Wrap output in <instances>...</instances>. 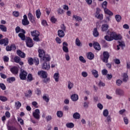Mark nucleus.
Returning a JSON list of instances; mask_svg holds the SVG:
<instances>
[{
  "instance_id": "1",
  "label": "nucleus",
  "mask_w": 130,
  "mask_h": 130,
  "mask_svg": "<svg viewBox=\"0 0 130 130\" xmlns=\"http://www.w3.org/2000/svg\"><path fill=\"white\" fill-rule=\"evenodd\" d=\"M50 60V56H49V55H46L45 56L42 60V61L44 62L42 65V69L43 70L48 71L50 69V64L49 62Z\"/></svg>"
},
{
  "instance_id": "2",
  "label": "nucleus",
  "mask_w": 130,
  "mask_h": 130,
  "mask_svg": "<svg viewBox=\"0 0 130 130\" xmlns=\"http://www.w3.org/2000/svg\"><path fill=\"white\" fill-rule=\"evenodd\" d=\"M30 34L31 36H32L33 40H34V41H37V42L40 41L39 35H40V34L39 33V31L38 30H34L30 32Z\"/></svg>"
},
{
  "instance_id": "3",
  "label": "nucleus",
  "mask_w": 130,
  "mask_h": 130,
  "mask_svg": "<svg viewBox=\"0 0 130 130\" xmlns=\"http://www.w3.org/2000/svg\"><path fill=\"white\" fill-rule=\"evenodd\" d=\"M109 56V53L107 51H104L103 53V57L102 58V60H103V62H108Z\"/></svg>"
},
{
  "instance_id": "4",
  "label": "nucleus",
  "mask_w": 130,
  "mask_h": 130,
  "mask_svg": "<svg viewBox=\"0 0 130 130\" xmlns=\"http://www.w3.org/2000/svg\"><path fill=\"white\" fill-rule=\"evenodd\" d=\"M110 36L111 38H113V40H119L120 39H121V36H120V35H116V33L114 31L111 32L110 34Z\"/></svg>"
},
{
  "instance_id": "5",
  "label": "nucleus",
  "mask_w": 130,
  "mask_h": 130,
  "mask_svg": "<svg viewBox=\"0 0 130 130\" xmlns=\"http://www.w3.org/2000/svg\"><path fill=\"white\" fill-rule=\"evenodd\" d=\"M28 73L25 70L21 69L19 75L20 80H26Z\"/></svg>"
},
{
  "instance_id": "6",
  "label": "nucleus",
  "mask_w": 130,
  "mask_h": 130,
  "mask_svg": "<svg viewBox=\"0 0 130 130\" xmlns=\"http://www.w3.org/2000/svg\"><path fill=\"white\" fill-rule=\"evenodd\" d=\"M34 117L36 118V119H40V111L39 109H37L35 111L32 113Z\"/></svg>"
},
{
  "instance_id": "7",
  "label": "nucleus",
  "mask_w": 130,
  "mask_h": 130,
  "mask_svg": "<svg viewBox=\"0 0 130 130\" xmlns=\"http://www.w3.org/2000/svg\"><path fill=\"white\" fill-rule=\"evenodd\" d=\"M38 76H40L41 78H43V79H45L47 78V72L44 71H40L38 73Z\"/></svg>"
},
{
  "instance_id": "8",
  "label": "nucleus",
  "mask_w": 130,
  "mask_h": 130,
  "mask_svg": "<svg viewBox=\"0 0 130 130\" xmlns=\"http://www.w3.org/2000/svg\"><path fill=\"white\" fill-rule=\"evenodd\" d=\"M39 52V56L40 57L42 60H43V58L46 56V55H45V52H44V50L39 49L38 50Z\"/></svg>"
},
{
  "instance_id": "9",
  "label": "nucleus",
  "mask_w": 130,
  "mask_h": 130,
  "mask_svg": "<svg viewBox=\"0 0 130 130\" xmlns=\"http://www.w3.org/2000/svg\"><path fill=\"white\" fill-rule=\"evenodd\" d=\"M100 9L99 8L96 9V11L95 13V17L99 20H103V15L100 14Z\"/></svg>"
},
{
  "instance_id": "10",
  "label": "nucleus",
  "mask_w": 130,
  "mask_h": 130,
  "mask_svg": "<svg viewBox=\"0 0 130 130\" xmlns=\"http://www.w3.org/2000/svg\"><path fill=\"white\" fill-rule=\"evenodd\" d=\"M22 25L24 26H26L27 25H29V22L28 20V17H27V15H24L23 16V19L22 20Z\"/></svg>"
},
{
  "instance_id": "11",
  "label": "nucleus",
  "mask_w": 130,
  "mask_h": 130,
  "mask_svg": "<svg viewBox=\"0 0 130 130\" xmlns=\"http://www.w3.org/2000/svg\"><path fill=\"white\" fill-rule=\"evenodd\" d=\"M26 44L27 47H33V40L30 38H28L26 41Z\"/></svg>"
},
{
  "instance_id": "12",
  "label": "nucleus",
  "mask_w": 130,
  "mask_h": 130,
  "mask_svg": "<svg viewBox=\"0 0 130 130\" xmlns=\"http://www.w3.org/2000/svg\"><path fill=\"white\" fill-rule=\"evenodd\" d=\"M115 93L116 95L119 96H124V91L120 88H117L115 90Z\"/></svg>"
},
{
  "instance_id": "13",
  "label": "nucleus",
  "mask_w": 130,
  "mask_h": 130,
  "mask_svg": "<svg viewBox=\"0 0 130 130\" xmlns=\"http://www.w3.org/2000/svg\"><path fill=\"white\" fill-rule=\"evenodd\" d=\"M0 44L1 45H3V44H4L5 46H6V45H8L9 44V39L8 38H5L1 40Z\"/></svg>"
},
{
  "instance_id": "14",
  "label": "nucleus",
  "mask_w": 130,
  "mask_h": 130,
  "mask_svg": "<svg viewBox=\"0 0 130 130\" xmlns=\"http://www.w3.org/2000/svg\"><path fill=\"white\" fill-rule=\"evenodd\" d=\"M10 71L14 75H17L19 73V69L17 67H14L10 69Z\"/></svg>"
},
{
  "instance_id": "15",
  "label": "nucleus",
  "mask_w": 130,
  "mask_h": 130,
  "mask_svg": "<svg viewBox=\"0 0 130 130\" xmlns=\"http://www.w3.org/2000/svg\"><path fill=\"white\" fill-rule=\"evenodd\" d=\"M17 53L19 56L21 57V58H25L26 55L25 54V53L21 51L20 50H18L17 51Z\"/></svg>"
},
{
  "instance_id": "16",
  "label": "nucleus",
  "mask_w": 130,
  "mask_h": 130,
  "mask_svg": "<svg viewBox=\"0 0 130 130\" xmlns=\"http://www.w3.org/2000/svg\"><path fill=\"white\" fill-rule=\"evenodd\" d=\"M16 33L18 34V33H26V31L23 29H21L20 27L17 26L15 28Z\"/></svg>"
},
{
  "instance_id": "17",
  "label": "nucleus",
  "mask_w": 130,
  "mask_h": 130,
  "mask_svg": "<svg viewBox=\"0 0 130 130\" xmlns=\"http://www.w3.org/2000/svg\"><path fill=\"white\" fill-rule=\"evenodd\" d=\"M28 18L29 21L31 22V23H35V19H34V16H33V15H32V14H31V13H28Z\"/></svg>"
},
{
  "instance_id": "18",
  "label": "nucleus",
  "mask_w": 130,
  "mask_h": 130,
  "mask_svg": "<svg viewBox=\"0 0 130 130\" xmlns=\"http://www.w3.org/2000/svg\"><path fill=\"white\" fill-rule=\"evenodd\" d=\"M71 100L74 102L78 101L79 100V95L76 94H72L71 95Z\"/></svg>"
},
{
  "instance_id": "19",
  "label": "nucleus",
  "mask_w": 130,
  "mask_h": 130,
  "mask_svg": "<svg viewBox=\"0 0 130 130\" xmlns=\"http://www.w3.org/2000/svg\"><path fill=\"white\" fill-rule=\"evenodd\" d=\"M102 31L103 32H105V31H107V30H108V28H109V26L108 25V24H103L102 25Z\"/></svg>"
},
{
  "instance_id": "20",
  "label": "nucleus",
  "mask_w": 130,
  "mask_h": 130,
  "mask_svg": "<svg viewBox=\"0 0 130 130\" xmlns=\"http://www.w3.org/2000/svg\"><path fill=\"white\" fill-rule=\"evenodd\" d=\"M58 36L60 38H63L64 37V32L63 30L59 29L58 30Z\"/></svg>"
},
{
  "instance_id": "21",
  "label": "nucleus",
  "mask_w": 130,
  "mask_h": 130,
  "mask_svg": "<svg viewBox=\"0 0 130 130\" xmlns=\"http://www.w3.org/2000/svg\"><path fill=\"white\" fill-rule=\"evenodd\" d=\"M93 47L94 49H96V50H100V49H101V47H100V45L97 42H94L93 43Z\"/></svg>"
},
{
  "instance_id": "22",
  "label": "nucleus",
  "mask_w": 130,
  "mask_h": 130,
  "mask_svg": "<svg viewBox=\"0 0 130 130\" xmlns=\"http://www.w3.org/2000/svg\"><path fill=\"white\" fill-rule=\"evenodd\" d=\"M104 12L105 14L109 15V16H113V13L107 8H105Z\"/></svg>"
},
{
  "instance_id": "23",
  "label": "nucleus",
  "mask_w": 130,
  "mask_h": 130,
  "mask_svg": "<svg viewBox=\"0 0 130 130\" xmlns=\"http://www.w3.org/2000/svg\"><path fill=\"white\" fill-rule=\"evenodd\" d=\"M25 34H26V33L20 32L18 34V37H19L21 40L24 41L26 39Z\"/></svg>"
},
{
  "instance_id": "24",
  "label": "nucleus",
  "mask_w": 130,
  "mask_h": 130,
  "mask_svg": "<svg viewBox=\"0 0 130 130\" xmlns=\"http://www.w3.org/2000/svg\"><path fill=\"white\" fill-rule=\"evenodd\" d=\"M53 78L55 82H58L59 81V74L58 73L54 74Z\"/></svg>"
},
{
  "instance_id": "25",
  "label": "nucleus",
  "mask_w": 130,
  "mask_h": 130,
  "mask_svg": "<svg viewBox=\"0 0 130 130\" xmlns=\"http://www.w3.org/2000/svg\"><path fill=\"white\" fill-rule=\"evenodd\" d=\"M73 118H74L75 119H80V118H81V115L78 112L75 113L73 114Z\"/></svg>"
},
{
  "instance_id": "26",
  "label": "nucleus",
  "mask_w": 130,
  "mask_h": 130,
  "mask_svg": "<svg viewBox=\"0 0 130 130\" xmlns=\"http://www.w3.org/2000/svg\"><path fill=\"white\" fill-rule=\"evenodd\" d=\"M91 73L94 76V78H98V77H99V75L98 74V71H97L96 70H92L91 71Z\"/></svg>"
},
{
  "instance_id": "27",
  "label": "nucleus",
  "mask_w": 130,
  "mask_h": 130,
  "mask_svg": "<svg viewBox=\"0 0 130 130\" xmlns=\"http://www.w3.org/2000/svg\"><path fill=\"white\" fill-rule=\"evenodd\" d=\"M87 58H88V59L92 60V59H93V58H94V54L92 53V52H89V53H87Z\"/></svg>"
},
{
  "instance_id": "28",
  "label": "nucleus",
  "mask_w": 130,
  "mask_h": 130,
  "mask_svg": "<svg viewBox=\"0 0 130 130\" xmlns=\"http://www.w3.org/2000/svg\"><path fill=\"white\" fill-rule=\"evenodd\" d=\"M93 35L94 37H98V36H99V32H98L97 28H94L93 31Z\"/></svg>"
},
{
  "instance_id": "29",
  "label": "nucleus",
  "mask_w": 130,
  "mask_h": 130,
  "mask_svg": "<svg viewBox=\"0 0 130 130\" xmlns=\"http://www.w3.org/2000/svg\"><path fill=\"white\" fill-rule=\"evenodd\" d=\"M73 19H75L76 21H78V22L82 21V18L81 17L77 16V15H73Z\"/></svg>"
},
{
  "instance_id": "30",
  "label": "nucleus",
  "mask_w": 130,
  "mask_h": 130,
  "mask_svg": "<svg viewBox=\"0 0 130 130\" xmlns=\"http://www.w3.org/2000/svg\"><path fill=\"white\" fill-rule=\"evenodd\" d=\"M0 30L2 32H7V27L3 24H0Z\"/></svg>"
},
{
  "instance_id": "31",
  "label": "nucleus",
  "mask_w": 130,
  "mask_h": 130,
  "mask_svg": "<svg viewBox=\"0 0 130 130\" xmlns=\"http://www.w3.org/2000/svg\"><path fill=\"white\" fill-rule=\"evenodd\" d=\"M7 81L8 83H13V82H15L16 81V78H15V77L8 78H7Z\"/></svg>"
},
{
  "instance_id": "32",
  "label": "nucleus",
  "mask_w": 130,
  "mask_h": 130,
  "mask_svg": "<svg viewBox=\"0 0 130 130\" xmlns=\"http://www.w3.org/2000/svg\"><path fill=\"white\" fill-rule=\"evenodd\" d=\"M25 97L30 98V97H31V96H32V91L30 89H29L28 90L27 93H25Z\"/></svg>"
},
{
  "instance_id": "33",
  "label": "nucleus",
  "mask_w": 130,
  "mask_h": 130,
  "mask_svg": "<svg viewBox=\"0 0 130 130\" xmlns=\"http://www.w3.org/2000/svg\"><path fill=\"white\" fill-rule=\"evenodd\" d=\"M67 127H68L69 128H73L74 126H75V124H74L73 123L70 122V123H67L66 124Z\"/></svg>"
},
{
  "instance_id": "34",
  "label": "nucleus",
  "mask_w": 130,
  "mask_h": 130,
  "mask_svg": "<svg viewBox=\"0 0 130 130\" xmlns=\"http://www.w3.org/2000/svg\"><path fill=\"white\" fill-rule=\"evenodd\" d=\"M127 80H128V76H127V74L124 73L123 75V82H127Z\"/></svg>"
},
{
  "instance_id": "35",
  "label": "nucleus",
  "mask_w": 130,
  "mask_h": 130,
  "mask_svg": "<svg viewBox=\"0 0 130 130\" xmlns=\"http://www.w3.org/2000/svg\"><path fill=\"white\" fill-rule=\"evenodd\" d=\"M0 100L2 102H6V101H8V98L5 96L0 95Z\"/></svg>"
},
{
  "instance_id": "36",
  "label": "nucleus",
  "mask_w": 130,
  "mask_h": 130,
  "mask_svg": "<svg viewBox=\"0 0 130 130\" xmlns=\"http://www.w3.org/2000/svg\"><path fill=\"white\" fill-rule=\"evenodd\" d=\"M33 81V76L32 74H29L27 76V82H31Z\"/></svg>"
},
{
  "instance_id": "37",
  "label": "nucleus",
  "mask_w": 130,
  "mask_h": 130,
  "mask_svg": "<svg viewBox=\"0 0 130 130\" xmlns=\"http://www.w3.org/2000/svg\"><path fill=\"white\" fill-rule=\"evenodd\" d=\"M56 115L58 117H61L63 116V112L61 111H58L57 112Z\"/></svg>"
},
{
  "instance_id": "38",
  "label": "nucleus",
  "mask_w": 130,
  "mask_h": 130,
  "mask_svg": "<svg viewBox=\"0 0 130 130\" xmlns=\"http://www.w3.org/2000/svg\"><path fill=\"white\" fill-rule=\"evenodd\" d=\"M115 18L117 22H120V21H121V16L120 15H115Z\"/></svg>"
},
{
  "instance_id": "39",
  "label": "nucleus",
  "mask_w": 130,
  "mask_h": 130,
  "mask_svg": "<svg viewBox=\"0 0 130 130\" xmlns=\"http://www.w3.org/2000/svg\"><path fill=\"white\" fill-rule=\"evenodd\" d=\"M21 106H22V104H21L20 102L17 101L15 102V107L17 109H19V108H20V107H21Z\"/></svg>"
},
{
  "instance_id": "40",
  "label": "nucleus",
  "mask_w": 130,
  "mask_h": 130,
  "mask_svg": "<svg viewBox=\"0 0 130 130\" xmlns=\"http://www.w3.org/2000/svg\"><path fill=\"white\" fill-rule=\"evenodd\" d=\"M36 15L38 19L40 18V17L41 16V12H40V10H38L36 11Z\"/></svg>"
},
{
  "instance_id": "41",
  "label": "nucleus",
  "mask_w": 130,
  "mask_h": 130,
  "mask_svg": "<svg viewBox=\"0 0 130 130\" xmlns=\"http://www.w3.org/2000/svg\"><path fill=\"white\" fill-rule=\"evenodd\" d=\"M68 89H69V90H71V89L74 87V84L72 83L71 81H68Z\"/></svg>"
},
{
  "instance_id": "42",
  "label": "nucleus",
  "mask_w": 130,
  "mask_h": 130,
  "mask_svg": "<svg viewBox=\"0 0 130 130\" xmlns=\"http://www.w3.org/2000/svg\"><path fill=\"white\" fill-rule=\"evenodd\" d=\"M103 114L104 116H105V117H107V116H108V114H109V112L108 111V110H104Z\"/></svg>"
},
{
  "instance_id": "43",
  "label": "nucleus",
  "mask_w": 130,
  "mask_h": 130,
  "mask_svg": "<svg viewBox=\"0 0 130 130\" xmlns=\"http://www.w3.org/2000/svg\"><path fill=\"white\" fill-rule=\"evenodd\" d=\"M14 60L15 62H16V63H19V62H20V60H21V58L19 56H15L14 58Z\"/></svg>"
},
{
  "instance_id": "44",
  "label": "nucleus",
  "mask_w": 130,
  "mask_h": 130,
  "mask_svg": "<svg viewBox=\"0 0 130 130\" xmlns=\"http://www.w3.org/2000/svg\"><path fill=\"white\" fill-rule=\"evenodd\" d=\"M105 39L107 40V41H112V40H113V38H111L110 36H105Z\"/></svg>"
},
{
  "instance_id": "45",
  "label": "nucleus",
  "mask_w": 130,
  "mask_h": 130,
  "mask_svg": "<svg viewBox=\"0 0 130 130\" xmlns=\"http://www.w3.org/2000/svg\"><path fill=\"white\" fill-rule=\"evenodd\" d=\"M90 103L89 102H84L83 103V107L84 108H88Z\"/></svg>"
},
{
  "instance_id": "46",
  "label": "nucleus",
  "mask_w": 130,
  "mask_h": 130,
  "mask_svg": "<svg viewBox=\"0 0 130 130\" xmlns=\"http://www.w3.org/2000/svg\"><path fill=\"white\" fill-rule=\"evenodd\" d=\"M43 100L46 101V102H47V103L49 102V98H48V96H46V94H44L43 95Z\"/></svg>"
},
{
  "instance_id": "47",
  "label": "nucleus",
  "mask_w": 130,
  "mask_h": 130,
  "mask_svg": "<svg viewBox=\"0 0 130 130\" xmlns=\"http://www.w3.org/2000/svg\"><path fill=\"white\" fill-rule=\"evenodd\" d=\"M75 43L77 46H81V41H80L79 38H76Z\"/></svg>"
},
{
  "instance_id": "48",
  "label": "nucleus",
  "mask_w": 130,
  "mask_h": 130,
  "mask_svg": "<svg viewBox=\"0 0 130 130\" xmlns=\"http://www.w3.org/2000/svg\"><path fill=\"white\" fill-rule=\"evenodd\" d=\"M116 83L117 86H121V84H122V81H121L120 79H118L116 80Z\"/></svg>"
},
{
  "instance_id": "49",
  "label": "nucleus",
  "mask_w": 130,
  "mask_h": 130,
  "mask_svg": "<svg viewBox=\"0 0 130 130\" xmlns=\"http://www.w3.org/2000/svg\"><path fill=\"white\" fill-rule=\"evenodd\" d=\"M17 120L18 122H20L21 125H23V124H24V120H23L22 118L18 117L17 118Z\"/></svg>"
},
{
  "instance_id": "50",
  "label": "nucleus",
  "mask_w": 130,
  "mask_h": 130,
  "mask_svg": "<svg viewBox=\"0 0 130 130\" xmlns=\"http://www.w3.org/2000/svg\"><path fill=\"white\" fill-rule=\"evenodd\" d=\"M0 88H1L2 90H6L7 89L6 85L4 83H0Z\"/></svg>"
},
{
  "instance_id": "51",
  "label": "nucleus",
  "mask_w": 130,
  "mask_h": 130,
  "mask_svg": "<svg viewBox=\"0 0 130 130\" xmlns=\"http://www.w3.org/2000/svg\"><path fill=\"white\" fill-rule=\"evenodd\" d=\"M79 60L81 61V62H83V63H85V62H86V60H85V58H84V57L82 56H80L79 57Z\"/></svg>"
},
{
  "instance_id": "52",
  "label": "nucleus",
  "mask_w": 130,
  "mask_h": 130,
  "mask_svg": "<svg viewBox=\"0 0 130 130\" xmlns=\"http://www.w3.org/2000/svg\"><path fill=\"white\" fill-rule=\"evenodd\" d=\"M33 61H34L33 58H28V62L29 64H30V66H32V64H33L34 63Z\"/></svg>"
},
{
  "instance_id": "53",
  "label": "nucleus",
  "mask_w": 130,
  "mask_h": 130,
  "mask_svg": "<svg viewBox=\"0 0 130 130\" xmlns=\"http://www.w3.org/2000/svg\"><path fill=\"white\" fill-rule=\"evenodd\" d=\"M13 16H14V17H19L20 13H19V12L18 11H14L13 12Z\"/></svg>"
},
{
  "instance_id": "54",
  "label": "nucleus",
  "mask_w": 130,
  "mask_h": 130,
  "mask_svg": "<svg viewBox=\"0 0 130 130\" xmlns=\"http://www.w3.org/2000/svg\"><path fill=\"white\" fill-rule=\"evenodd\" d=\"M63 51L64 52H66V53H68L69 52V48L68 47H62Z\"/></svg>"
},
{
  "instance_id": "55",
  "label": "nucleus",
  "mask_w": 130,
  "mask_h": 130,
  "mask_svg": "<svg viewBox=\"0 0 130 130\" xmlns=\"http://www.w3.org/2000/svg\"><path fill=\"white\" fill-rule=\"evenodd\" d=\"M106 7H107V2L105 1L102 4V7L103 9H104V10H105V9H106Z\"/></svg>"
},
{
  "instance_id": "56",
  "label": "nucleus",
  "mask_w": 130,
  "mask_h": 130,
  "mask_svg": "<svg viewBox=\"0 0 130 130\" xmlns=\"http://www.w3.org/2000/svg\"><path fill=\"white\" fill-rule=\"evenodd\" d=\"M36 93L39 96V95L41 94V90L39 88H37L36 90Z\"/></svg>"
},
{
  "instance_id": "57",
  "label": "nucleus",
  "mask_w": 130,
  "mask_h": 130,
  "mask_svg": "<svg viewBox=\"0 0 130 130\" xmlns=\"http://www.w3.org/2000/svg\"><path fill=\"white\" fill-rule=\"evenodd\" d=\"M43 81L44 82V83L47 84V83H49V82L50 81V78H45L44 80H43Z\"/></svg>"
},
{
  "instance_id": "58",
  "label": "nucleus",
  "mask_w": 130,
  "mask_h": 130,
  "mask_svg": "<svg viewBox=\"0 0 130 130\" xmlns=\"http://www.w3.org/2000/svg\"><path fill=\"white\" fill-rule=\"evenodd\" d=\"M108 73V71H107V70L106 69H104L102 71V74L105 76L107 75Z\"/></svg>"
},
{
  "instance_id": "59",
  "label": "nucleus",
  "mask_w": 130,
  "mask_h": 130,
  "mask_svg": "<svg viewBox=\"0 0 130 130\" xmlns=\"http://www.w3.org/2000/svg\"><path fill=\"white\" fill-rule=\"evenodd\" d=\"M46 119L47 121H50V120H51V119H52V116H51L50 115H48L47 117H46Z\"/></svg>"
},
{
  "instance_id": "60",
  "label": "nucleus",
  "mask_w": 130,
  "mask_h": 130,
  "mask_svg": "<svg viewBox=\"0 0 130 130\" xmlns=\"http://www.w3.org/2000/svg\"><path fill=\"white\" fill-rule=\"evenodd\" d=\"M34 62L36 66H38L39 64V59L37 58H35L34 59Z\"/></svg>"
},
{
  "instance_id": "61",
  "label": "nucleus",
  "mask_w": 130,
  "mask_h": 130,
  "mask_svg": "<svg viewBox=\"0 0 130 130\" xmlns=\"http://www.w3.org/2000/svg\"><path fill=\"white\" fill-rule=\"evenodd\" d=\"M97 107H98V108H99L100 110H102V109H103V105H102V104H101V103L98 104L97 105Z\"/></svg>"
},
{
  "instance_id": "62",
  "label": "nucleus",
  "mask_w": 130,
  "mask_h": 130,
  "mask_svg": "<svg viewBox=\"0 0 130 130\" xmlns=\"http://www.w3.org/2000/svg\"><path fill=\"white\" fill-rule=\"evenodd\" d=\"M3 59L4 60V61H5L6 62H8V61H9V57L7 56H4L3 57Z\"/></svg>"
},
{
  "instance_id": "63",
  "label": "nucleus",
  "mask_w": 130,
  "mask_h": 130,
  "mask_svg": "<svg viewBox=\"0 0 130 130\" xmlns=\"http://www.w3.org/2000/svg\"><path fill=\"white\" fill-rule=\"evenodd\" d=\"M126 111V110H125V109H122L120 110L119 111V113L121 115H122V114H123V113H124V112H125Z\"/></svg>"
},
{
  "instance_id": "64",
  "label": "nucleus",
  "mask_w": 130,
  "mask_h": 130,
  "mask_svg": "<svg viewBox=\"0 0 130 130\" xmlns=\"http://www.w3.org/2000/svg\"><path fill=\"white\" fill-rule=\"evenodd\" d=\"M8 130H18L16 128V127L14 126H9L8 127Z\"/></svg>"
}]
</instances>
